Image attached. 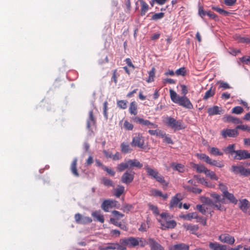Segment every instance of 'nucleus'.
<instances>
[{
    "mask_svg": "<svg viewBox=\"0 0 250 250\" xmlns=\"http://www.w3.org/2000/svg\"><path fill=\"white\" fill-rule=\"evenodd\" d=\"M95 119L93 115V112L92 110H90L89 112V117L87 120L86 127L88 129H91V127L94 125L95 124Z\"/></svg>",
    "mask_w": 250,
    "mask_h": 250,
    "instance_id": "obj_21",
    "label": "nucleus"
},
{
    "mask_svg": "<svg viewBox=\"0 0 250 250\" xmlns=\"http://www.w3.org/2000/svg\"><path fill=\"white\" fill-rule=\"evenodd\" d=\"M165 16V13L163 12L154 13L152 15L150 20L151 21H157L159 20L162 19Z\"/></svg>",
    "mask_w": 250,
    "mask_h": 250,
    "instance_id": "obj_44",
    "label": "nucleus"
},
{
    "mask_svg": "<svg viewBox=\"0 0 250 250\" xmlns=\"http://www.w3.org/2000/svg\"><path fill=\"white\" fill-rule=\"evenodd\" d=\"M223 120L225 122H231L234 124H241L242 121L237 117H233L231 115H225L223 118Z\"/></svg>",
    "mask_w": 250,
    "mask_h": 250,
    "instance_id": "obj_17",
    "label": "nucleus"
},
{
    "mask_svg": "<svg viewBox=\"0 0 250 250\" xmlns=\"http://www.w3.org/2000/svg\"><path fill=\"white\" fill-rule=\"evenodd\" d=\"M155 68L152 67L151 68V70H150L148 72L149 76H148V79L146 80V82L147 83H151V82L154 81V78L155 77Z\"/></svg>",
    "mask_w": 250,
    "mask_h": 250,
    "instance_id": "obj_47",
    "label": "nucleus"
},
{
    "mask_svg": "<svg viewBox=\"0 0 250 250\" xmlns=\"http://www.w3.org/2000/svg\"><path fill=\"white\" fill-rule=\"evenodd\" d=\"M197 157L200 160H203L206 163L208 164L210 161V158L208 156L204 153H197L196 154Z\"/></svg>",
    "mask_w": 250,
    "mask_h": 250,
    "instance_id": "obj_45",
    "label": "nucleus"
},
{
    "mask_svg": "<svg viewBox=\"0 0 250 250\" xmlns=\"http://www.w3.org/2000/svg\"><path fill=\"white\" fill-rule=\"evenodd\" d=\"M208 12L205 11L204 10V8L203 6L201 5H199L198 6V15L200 17H201L202 19L204 18V17L207 15Z\"/></svg>",
    "mask_w": 250,
    "mask_h": 250,
    "instance_id": "obj_54",
    "label": "nucleus"
},
{
    "mask_svg": "<svg viewBox=\"0 0 250 250\" xmlns=\"http://www.w3.org/2000/svg\"><path fill=\"white\" fill-rule=\"evenodd\" d=\"M91 215L95 220L98 221L102 223L104 222V215L101 214L100 210L93 212Z\"/></svg>",
    "mask_w": 250,
    "mask_h": 250,
    "instance_id": "obj_27",
    "label": "nucleus"
},
{
    "mask_svg": "<svg viewBox=\"0 0 250 250\" xmlns=\"http://www.w3.org/2000/svg\"><path fill=\"white\" fill-rule=\"evenodd\" d=\"M219 240L223 243L232 245L235 242L234 238L228 233L221 234L218 238Z\"/></svg>",
    "mask_w": 250,
    "mask_h": 250,
    "instance_id": "obj_13",
    "label": "nucleus"
},
{
    "mask_svg": "<svg viewBox=\"0 0 250 250\" xmlns=\"http://www.w3.org/2000/svg\"><path fill=\"white\" fill-rule=\"evenodd\" d=\"M127 240L128 243V247L129 248H134L139 245L141 247H144L146 244V240L142 238L130 237L127 238Z\"/></svg>",
    "mask_w": 250,
    "mask_h": 250,
    "instance_id": "obj_4",
    "label": "nucleus"
},
{
    "mask_svg": "<svg viewBox=\"0 0 250 250\" xmlns=\"http://www.w3.org/2000/svg\"><path fill=\"white\" fill-rule=\"evenodd\" d=\"M170 97L171 101L174 103L177 104L178 102L179 99L181 97L179 96L176 92H175L172 89L169 90Z\"/></svg>",
    "mask_w": 250,
    "mask_h": 250,
    "instance_id": "obj_37",
    "label": "nucleus"
},
{
    "mask_svg": "<svg viewBox=\"0 0 250 250\" xmlns=\"http://www.w3.org/2000/svg\"><path fill=\"white\" fill-rule=\"evenodd\" d=\"M160 216L163 219V220H159L162 226V229H173L176 227L177 223L174 220H168V219L170 218L168 213L163 212L161 214Z\"/></svg>",
    "mask_w": 250,
    "mask_h": 250,
    "instance_id": "obj_1",
    "label": "nucleus"
},
{
    "mask_svg": "<svg viewBox=\"0 0 250 250\" xmlns=\"http://www.w3.org/2000/svg\"><path fill=\"white\" fill-rule=\"evenodd\" d=\"M144 168L145 169L147 174L153 178L156 175V174L158 173V171L156 169L151 168L147 164L145 165Z\"/></svg>",
    "mask_w": 250,
    "mask_h": 250,
    "instance_id": "obj_30",
    "label": "nucleus"
},
{
    "mask_svg": "<svg viewBox=\"0 0 250 250\" xmlns=\"http://www.w3.org/2000/svg\"><path fill=\"white\" fill-rule=\"evenodd\" d=\"M175 74L177 76H179V75L183 76H185L186 75V68L184 67L180 68L179 69H177L176 71Z\"/></svg>",
    "mask_w": 250,
    "mask_h": 250,
    "instance_id": "obj_56",
    "label": "nucleus"
},
{
    "mask_svg": "<svg viewBox=\"0 0 250 250\" xmlns=\"http://www.w3.org/2000/svg\"><path fill=\"white\" fill-rule=\"evenodd\" d=\"M208 113L209 116L221 115L224 113V110L221 107L214 105L208 108Z\"/></svg>",
    "mask_w": 250,
    "mask_h": 250,
    "instance_id": "obj_14",
    "label": "nucleus"
},
{
    "mask_svg": "<svg viewBox=\"0 0 250 250\" xmlns=\"http://www.w3.org/2000/svg\"><path fill=\"white\" fill-rule=\"evenodd\" d=\"M125 191V187L123 186H118L117 188L115 189L114 195L116 197H120Z\"/></svg>",
    "mask_w": 250,
    "mask_h": 250,
    "instance_id": "obj_40",
    "label": "nucleus"
},
{
    "mask_svg": "<svg viewBox=\"0 0 250 250\" xmlns=\"http://www.w3.org/2000/svg\"><path fill=\"white\" fill-rule=\"evenodd\" d=\"M77 160L75 159L71 165V170L72 173L76 177H78L79 174L77 169Z\"/></svg>",
    "mask_w": 250,
    "mask_h": 250,
    "instance_id": "obj_38",
    "label": "nucleus"
},
{
    "mask_svg": "<svg viewBox=\"0 0 250 250\" xmlns=\"http://www.w3.org/2000/svg\"><path fill=\"white\" fill-rule=\"evenodd\" d=\"M210 196L213 199L214 208L220 211H225L226 208L221 204H225L226 202L224 198H222L221 195L216 193H212Z\"/></svg>",
    "mask_w": 250,
    "mask_h": 250,
    "instance_id": "obj_3",
    "label": "nucleus"
},
{
    "mask_svg": "<svg viewBox=\"0 0 250 250\" xmlns=\"http://www.w3.org/2000/svg\"><path fill=\"white\" fill-rule=\"evenodd\" d=\"M104 248L105 250H118V243H109Z\"/></svg>",
    "mask_w": 250,
    "mask_h": 250,
    "instance_id": "obj_50",
    "label": "nucleus"
},
{
    "mask_svg": "<svg viewBox=\"0 0 250 250\" xmlns=\"http://www.w3.org/2000/svg\"><path fill=\"white\" fill-rule=\"evenodd\" d=\"M146 244L149 245L151 250H165L164 248L153 238H148Z\"/></svg>",
    "mask_w": 250,
    "mask_h": 250,
    "instance_id": "obj_15",
    "label": "nucleus"
},
{
    "mask_svg": "<svg viewBox=\"0 0 250 250\" xmlns=\"http://www.w3.org/2000/svg\"><path fill=\"white\" fill-rule=\"evenodd\" d=\"M149 209H151L154 214L157 215L159 214V211L157 206H154L151 204H149Z\"/></svg>",
    "mask_w": 250,
    "mask_h": 250,
    "instance_id": "obj_63",
    "label": "nucleus"
},
{
    "mask_svg": "<svg viewBox=\"0 0 250 250\" xmlns=\"http://www.w3.org/2000/svg\"><path fill=\"white\" fill-rule=\"evenodd\" d=\"M129 167L128 164V160L124 163H121L119 164L117 167V169L119 172H122L125 170V169Z\"/></svg>",
    "mask_w": 250,
    "mask_h": 250,
    "instance_id": "obj_41",
    "label": "nucleus"
},
{
    "mask_svg": "<svg viewBox=\"0 0 250 250\" xmlns=\"http://www.w3.org/2000/svg\"><path fill=\"white\" fill-rule=\"evenodd\" d=\"M170 167L173 170L178 171L179 172L183 173L185 171V166L181 164L172 163L170 164Z\"/></svg>",
    "mask_w": 250,
    "mask_h": 250,
    "instance_id": "obj_26",
    "label": "nucleus"
},
{
    "mask_svg": "<svg viewBox=\"0 0 250 250\" xmlns=\"http://www.w3.org/2000/svg\"><path fill=\"white\" fill-rule=\"evenodd\" d=\"M141 3V15L143 16L145 15L146 12L149 9L148 5L143 0H140Z\"/></svg>",
    "mask_w": 250,
    "mask_h": 250,
    "instance_id": "obj_33",
    "label": "nucleus"
},
{
    "mask_svg": "<svg viewBox=\"0 0 250 250\" xmlns=\"http://www.w3.org/2000/svg\"><path fill=\"white\" fill-rule=\"evenodd\" d=\"M183 227L187 230H189L191 233L194 234H196V231L199 229L198 225L191 224H184Z\"/></svg>",
    "mask_w": 250,
    "mask_h": 250,
    "instance_id": "obj_20",
    "label": "nucleus"
},
{
    "mask_svg": "<svg viewBox=\"0 0 250 250\" xmlns=\"http://www.w3.org/2000/svg\"><path fill=\"white\" fill-rule=\"evenodd\" d=\"M209 152L210 154L214 156H222L223 153L218 148L212 147L210 148Z\"/></svg>",
    "mask_w": 250,
    "mask_h": 250,
    "instance_id": "obj_42",
    "label": "nucleus"
},
{
    "mask_svg": "<svg viewBox=\"0 0 250 250\" xmlns=\"http://www.w3.org/2000/svg\"><path fill=\"white\" fill-rule=\"evenodd\" d=\"M218 83L220 84L219 87L220 88H222L223 89H227L230 88L229 85L226 82L223 81H219L218 82Z\"/></svg>",
    "mask_w": 250,
    "mask_h": 250,
    "instance_id": "obj_58",
    "label": "nucleus"
},
{
    "mask_svg": "<svg viewBox=\"0 0 250 250\" xmlns=\"http://www.w3.org/2000/svg\"><path fill=\"white\" fill-rule=\"evenodd\" d=\"M108 103L105 101L104 103V107H103V113L104 116L105 117L106 119H108V114H107V110H108Z\"/></svg>",
    "mask_w": 250,
    "mask_h": 250,
    "instance_id": "obj_61",
    "label": "nucleus"
},
{
    "mask_svg": "<svg viewBox=\"0 0 250 250\" xmlns=\"http://www.w3.org/2000/svg\"><path fill=\"white\" fill-rule=\"evenodd\" d=\"M191 167L195 169L197 172L201 173H204V174L206 173L208 168L204 165L201 164H195L192 163L191 164Z\"/></svg>",
    "mask_w": 250,
    "mask_h": 250,
    "instance_id": "obj_18",
    "label": "nucleus"
},
{
    "mask_svg": "<svg viewBox=\"0 0 250 250\" xmlns=\"http://www.w3.org/2000/svg\"><path fill=\"white\" fill-rule=\"evenodd\" d=\"M249 202L246 199H243L240 201L239 208L243 211H246L248 208Z\"/></svg>",
    "mask_w": 250,
    "mask_h": 250,
    "instance_id": "obj_43",
    "label": "nucleus"
},
{
    "mask_svg": "<svg viewBox=\"0 0 250 250\" xmlns=\"http://www.w3.org/2000/svg\"><path fill=\"white\" fill-rule=\"evenodd\" d=\"M234 158L239 160L250 158V152L249 153L246 150H237Z\"/></svg>",
    "mask_w": 250,
    "mask_h": 250,
    "instance_id": "obj_11",
    "label": "nucleus"
},
{
    "mask_svg": "<svg viewBox=\"0 0 250 250\" xmlns=\"http://www.w3.org/2000/svg\"><path fill=\"white\" fill-rule=\"evenodd\" d=\"M128 164L129 168L136 167L138 168H141L143 165L137 159H129L128 160Z\"/></svg>",
    "mask_w": 250,
    "mask_h": 250,
    "instance_id": "obj_25",
    "label": "nucleus"
},
{
    "mask_svg": "<svg viewBox=\"0 0 250 250\" xmlns=\"http://www.w3.org/2000/svg\"><path fill=\"white\" fill-rule=\"evenodd\" d=\"M188 245L184 243H179L171 247L169 250H189Z\"/></svg>",
    "mask_w": 250,
    "mask_h": 250,
    "instance_id": "obj_24",
    "label": "nucleus"
},
{
    "mask_svg": "<svg viewBox=\"0 0 250 250\" xmlns=\"http://www.w3.org/2000/svg\"><path fill=\"white\" fill-rule=\"evenodd\" d=\"M209 248L211 250H226V245H221L217 242H210L208 245Z\"/></svg>",
    "mask_w": 250,
    "mask_h": 250,
    "instance_id": "obj_19",
    "label": "nucleus"
},
{
    "mask_svg": "<svg viewBox=\"0 0 250 250\" xmlns=\"http://www.w3.org/2000/svg\"><path fill=\"white\" fill-rule=\"evenodd\" d=\"M219 188L222 192L223 196L225 194V193H227L228 192L227 187L223 183L219 184Z\"/></svg>",
    "mask_w": 250,
    "mask_h": 250,
    "instance_id": "obj_57",
    "label": "nucleus"
},
{
    "mask_svg": "<svg viewBox=\"0 0 250 250\" xmlns=\"http://www.w3.org/2000/svg\"><path fill=\"white\" fill-rule=\"evenodd\" d=\"M112 214L118 220L121 219V218L124 216V214L121 213V212L117 210L112 211Z\"/></svg>",
    "mask_w": 250,
    "mask_h": 250,
    "instance_id": "obj_59",
    "label": "nucleus"
},
{
    "mask_svg": "<svg viewBox=\"0 0 250 250\" xmlns=\"http://www.w3.org/2000/svg\"><path fill=\"white\" fill-rule=\"evenodd\" d=\"M128 110L131 115L135 116L137 114L138 105L135 101H132L130 103Z\"/></svg>",
    "mask_w": 250,
    "mask_h": 250,
    "instance_id": "obj_23",
    "label": "nucleus"
},
{
    "mask_svg": "<svg viewBox=\"0 0 250 250\" xmlns=\"http://www.w3.org/2000/svg\"><path fill=\"white\" fill-rule=\"evenodd\" d=\"M221 134L224 138L229 137H236L239 133L238 130L235 128L234 129H224L221 131Z\"/></svg>",
    "mask_w": 250,
    "mask_h": 250,
    "instance_id": "obj_10",
    "label": "nucleus"
},
{
    "mask_svg": "<svg viewBox=\"0 0 250 250\" xmlns=\"http://www.w3.org/2000/svg\"><path fill=\"white\" fill-rule=\"evenodd\" d=\"M152 178L155 179L158 182L161 183L163 186H167L168 184L166 182L164 177L161 175L159 172Z\"/></svg>",
    "mask_w": 250,
    "mask_h": 250,
    "instance_id": "obj_32",
    "label": "nucleus"
},
{
    "mask_svg": "<svg viewBox=\"0 0 250 250\" xmlns=\"http://www.w3.org/2000/svg\"><path fill=\"white\" fill-rule=\"evenodd\" d=\"M124 127L127 130H132L134 125L130 123L128 121L125 120L124 123Z\"/></svg>",
    "mask_w": 250,
    "mask_h": 250,
    "instance_id": "obj_53",
    "label": "nucleus"
},
{
    "mask_svg": "<svg viewBox=\"0 0 250 250\" xmlns=\"http://www.w3.org/2000/svg\"><path fill=\"white\" fill-rule=\"evenodd\" d=\"M224 198H225L228 199L229 203L236 204L237 203V200L235 197L234 195L231 193L228 192L227 193H225V194L223 196Z\"/></svg>",
    "mask_w": 250,
    "mask_h": 250,
    "instance_id": "obj_28",
    "label": "nucleus"
},
{
    "mask_svg": "<svg viewBox=\"0 0 250 250\" xmlns=\"http://www.w3.org/2000/svg\"><path fill=\"white\" fill-rule=\"evenodd\" d=\"M211 7L212 10L216 11L217 12L219 13L220 14L225 16H229L230 14V12H229L227 11H226L223 9H221L218 6L212 5Z\"/></svg>",
    "mask_w": 250,
    "mask_h": 250,
    "instance_id": "obj_36",
    "label": "nucleus"
},
{
    "mask_svg": "<svg viewBox=\"0 0 250 250\" xmlns=\"http://www.w3.org/2000/svg\"><path fill=\"white\" fill-rule=\"evenodd\" d=\"M244 111L243 108L239 106H235L232 109L231 112L236 114H240Z\"/></svg>",
    "mask_w": 250,
    "mask_h": 250,
    "instance_id": "obj_52",
    "label": "nucleus"
},
{
    "mask_svg": "<svg viewBox=\"0 0 250 250\" xmlns=\"http://www.w3.org/2000/svg\"><path fill=\"white\" fill-rule=\"evenodd\" d=\"M235 146L234 144L229 145L227 147L224 148L223 150L226 154H229L232 155L233 153H235L236 155V150H235Z\"/></svg>",
    "mask_w": 250,
    "mask_h": 250,
    "instance_id": "obj_31",
    "label": "nucleus"
},
{
    "mask_svg": "<svg viewBox=\"0 0 250 250\" xmlns=\"http://www.w3.org/2000/svg\"><path fill=\"white\" fill-rule=\"evenodd\" d=\"M177 104L188 109H191L193 107L192 104L189 99L186 96H181Z\"/></svg>",
    "mask_w": 250,
    "mask_h": 250,
    "instance_id": "obj_7",
    "label": "nucleus"
},
{
    "mask_svg": "<svg viewBox=\"0 0 250 250\" xmlns=\"http://www.w3.org/2000/svg\"><path fill=\"white\" fill-rule=\"evenodd\" d=\"M180 218L184 220H191L192 219L198 218V215L196 212L189 213L180 216Z\"/></svg>",
    "mask_w": 250,
    "mask_h": 250,
    "instance_id": "obj_34",
    "label": "nucleus"
},
{
    "mask_svg": "<svg viewBox=\"0 0 250 250\" xmlns=\"http://www.w3.org/2000/svg\"><path fill=\"white\" fill-rule=\"evenodd\" d=\"M184 188L187 190L191 191L196 194H200L202 192V189L196 187H192L188 185H184Z\"/></svg>",
    "mask_w": 250,
    "mask_h": 250,
    "instance_id": "obj_39",
    "label": "nucleus"
},
{
    "mask_svg": "<svg viewBox=\"0 0 250 250\" xmlns=\"http://www.w3.org/2000/svg\"><path fill=\"white\" fill-rule=\"evenodd\" d=\"M132 120L137 123L143 125L151 126L153 128H157L158 125L153 123H151L149 121L144 120L138 116L134 117L132 118Z\"/></svg>",
    "mask_w": 250,
    "mask_h": 250,
    "instance_id": "obj_12",
    "label": "nucleus"
},
{
    "mask_svg": "<svg viewBox=\"0 0 250 250\" xmlns=\"http://www.w3.org/2000/svg\"><path fill=\"white\" fill-rule=\"evenodd\" d=\"M197 209L200 211L202 214H205L206 213V209L205 205H197L196 206Z\"/></svg>",
    "mask_w": 250,
    "mask_h": 250,
    "instance_id": "obj_55",
    "label": "nucleus"
},
{
    "mask_svg": "<svg viewBox=\"0 0 250 250\" xmlns=\"http://www.w3.org/2000/svg\"><path fill=\"white\" fill-rule=\"evenodd\" d=\"M215 94V88H212V87H210L209 89L207 91L204 96L203 99L204 100H207L209 98L212 97Z\"/></svg>",
    "mask_w": 250,
    "mask_h": 250,
    "instance_id": "obj_35",
    "label": "nucleus"
},
{
    "mask_svg": "<svg viewBox=\"0 0 250 250\" xmlns=\"http://www.w3.org/2000/svg\"><path fill=\"white\" fill-rule=\"evenodd\" d=\"M118 246V250H126V247H128L127 238L120 239Z\"/></svg>",
    "mask_w": 250,
    "mask_h": 250,
    "instance_id": "obj_29",
    "label": "nucleus"
},
{
    "mask_svg": "<svg viewBox=\"0 0 250 250\" xmlns=\"http://www.w3.org/2000/svg\"><path fill=\"white\" fill-rule=\"evenodd\" d=\"M165 123L168 126L174 129V131L181 130L185 128L182 120H176L174 118L171 117H166L165 118Z\"/></svg>",
    "mask_w": 250,
    "mask_h": 250,
    "instance_id": "obj_2",
    "label": "nucleus"
},
{
    "mask_svg": "<svg viewBox=\"0 0 250 250\" xmlns=\"http://www.w3.org/2000/svg\"><path fill=\"white\" fill-rule=\"evenodd\" d=\"M231 171L235 174L247 177L250 175V168H246L243 166H235L231 167Z\"/></svg>",
    "mask_w": 250,
    "mask_h": 250,
    "instance_id": "obj_5",
    "label": "nucleus"
},
{
    "mask_svg": "<svg viewBox=\"0 0 250 250\" xmlns=\"http://www.w3.org/2000/svg\"><path fill=\"white\" fill-rule=\"evenodd\" d=\"M135 172L133 171H126L121 177V181L122 183L128 184L131 183L134 179Z\"/></svg>",
    "mask_w": 250,
    "mask_h": 250,
    "instance_id": "obj_8",
    "label": "nucleus"
},
{
    "mask_svg": "<svg viewBox=\"0 0 250 250\" xmlns=\"http://www.w3.org/2000/svg\"><path fill=\"white\" fill-rule=\"evenodd\" d=\"M205 174L207 176L209 177L211 179L215 180H217L218 179V178L216 176V174L213 171H212L209 169H208Z\"/></svg>",
    "mask_w": 250,
    "mask_h": 250,
    "instance_id": "obj_49",
    "label": "nucleus"
},
{
    "mask_svg": "<svg viewBox=\"0 0 250 250\" xmlns=\"http://www.w3.org/2000/svg\"><path fill=\"white\" fill-rule=\"evenodd\" d=\"M127 103L126 100H119L117 102V105L120 109H125L127 107Z\"/></svg>",
    "mask_w": 250,
    "mask_h": 250,
    "instance_id": "obj_46",
    "label": "nucleus"
},
{
    "mask_svg": "<svg viewBox=\"0 0 250 250\" xmlns=\"http://www.w3.org/2000/svg\"><path fill=\"white\" fill-rule=\"evenodd\" d=\"M238 41L242 43H245L246 44L250 43V38L245 37H240Z\"/></svg>",
    "mask_w": 250,
    "mask_h": 250,
    "instance_id": "obj_64",
    "label": "nucleus"
},
{
    "mask_svg": "<svg viewBox=\"0 0 250 250\" xmlns=\"http://www.w3.org/2000/svg\"><path fill=\"white\" fill-rule=\"evenodd\" d=\"M133 206L130 204H124L122 207V209L124 212H128L133 208Z\"/></svg>",
    "mask_w": 250,
    "mask_h": 250,
    "instance_id": "obj_62",
    "label": "nucleus"
},
{
    "mask_svg": "<svg viewBox=\"0 0 250 250\" xmlns=\"http://www.w3.org/2000/svg\"><path fill=\"white\" fill-rule=\"evenodd\" d=\"M102 181L104 185L107 186V187H111L113 186V182L112 180L104 178L102 179Z\"/></svg>",
    "mask_w": 250,
    "mask_h": 250,
    "instance_id": "obj_60",
    "label": "nucleus"
},
{
    "mask_svg": "<svg viewBox=\"0 0 250 250\" xmlns=\"http://www.w3.org/2000/svg\"><path fill=\"white\" fill-rule=\"evenodd\" d=\"M183 199L181 193H177L174 196H173L169 203V208L172 209L175 207H177L179 203Z\"/></svg>",
    "mask_w": 250,
    "mask_h": 250,
    "instance_id": "obj_16",
    "label": "nucleus"
},
{
    "mask_svg": "<svg viewBox=\"0 0 250 250\" xmlns=\"http://www.w3.org/2000/svg\"><path fill=\"white\" fill-rule=\"evenodd\" d=\"M119 76L120 75L118 72V70L117 69H114L113 71L111 81H113L115 84H116L117 83L118 78L119 77Z\"/></svg>",
    "mask_w": 250,
    "mask_h": 250,
    "instance_id": "obj_51",
    "label": "nucleus"
},
{
    "mask_svg": "<svg viewBox=\"0 0 250 250\" xmlns=\"http://www.w3.org/2000/svg\"><path fill=\"white\" fill-rule=\"evenodd\" d=\"M131 145L133 146H137L142 149H144L145 148L144 138L139 134L133 137Z\"/></svg>",
    "mask_w": 250,
    "mask_h": 250,
    "instance_id": "obj_6",
    "label": "nucleus"
},
{
    "mask_svg": "<svg viewBox=\"0 0 250 250\" xmlns=\"http://www.w3.org/2000/svg\"><path fill=\"white\" fill-rule=\"evenodd\" d=\"M110 221L112 224L120 227L121 229L124 230H126L127 229L125 225L122 224L120 222H117L116 219L111 218L110 219Z\"/></svg>",
    "mask_w": 250,
    "mask_h": 250,
    "instance_id": "obj_48",
    "label": "nucleus"
},
{
    "mask_svg": "<svg viewBox=\"0 0 250 250\" xmlns=\"http://www.w3.org/2000/svg\"><path fill=\"white\" fill-rule=\"evenodd\" d=\"M117 201L114 200L107 199L103 201L101 208L105 212H108L110 208L116 206Z\"/></svg>",
    "mask_w": 250,
    "mask_h": 250,
    "instance_id": "obj_9",
    "label": "nucleus"
},
{
    "mask_svg": "<svg viewBox=\"0 0 250 250\" xmlns=\"http://www.w3.org/2000/svg\"><path fill=\"white\" fill-rule=\"evenodd\" d=\"M121 151L123 153L127 154L131 152L132 149L130 146V145L127 142H123L121 143Z\"/></svg>",
    "mask_w": 250,
    "mask_h": 250,
    "instance_id": "obj_22",
    "label": "nucleus"
}]
</instances>
